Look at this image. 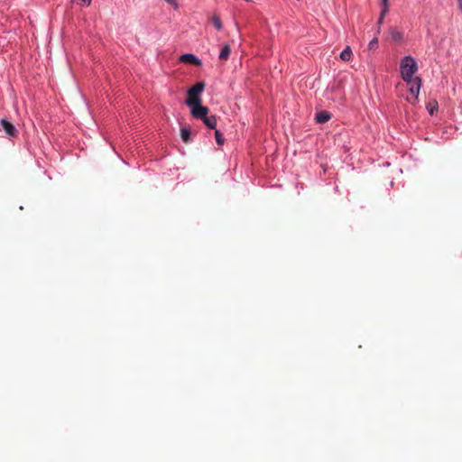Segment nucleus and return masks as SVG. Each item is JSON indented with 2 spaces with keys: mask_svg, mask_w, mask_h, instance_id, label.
Instances as JSON below:
<instances>
[{
  "mask_svg": "<svg viewBox=\"0 0 462 462\" xmlns=\"http://www.w3.org/2000/svg\"><path fill=\"white\" fill-rule=\"evenodd\" d=\"M418 71L416 60L411 56H404L400 63V74L405 83H409L411 79H415V73Z\"/></svg>",
  "mask_w": 462,
  "mask_h": 462,
  "instance_id": "nucleus-1",
  "label": "nucleus"
},
{
  "mask_svg": "<svg viewBox=\"0 0 462 462\" xmlns=\"http://www.w3.org/2000/svg\"><path fill=\"white\" fill-rule=\"evenodd\" d=\"M205 83L200 81L196 83L193 87H191L187 93L186 105L188 106L194 105L196 103H200L201 98L200 95L204 91Z\"/></svg>",
  "mask_w": 462,
  "mask_h": 462,
  "instance_id": "nucleus-2",
  "label": "nucleus"
},
{
  "mask_svg": "<svg viewBox=\"0 0 462 462\" xmlns=\"http://www.w3.org/2000/svg\"><path fill=\"white\" fill-rule=\"evenodd\" d=\"M406 84L409 86V92L412 96L411 97H407L406 100L411 105H415L418 102V97L421 88V79L415 77V79H411V80Z\"/></svg>",
  "mask_w": 462,
  "mask_h": 462,
  "instance_id": "nucleus-3",
  "label": "nucleus"
},
{
  "mask_svg": "<svg viewBox=\"0 0 462 462\" xmlns=\"http://www.w3.org/2000/svg\"><path fill=\"white\" fill-rule=\"evenodd\" d=\"M191 115L198 119H203L208 114V108L201 105V102L189 106Z\"/></svg>",
  "mask_w": 462,
  "mask_h": 462,
  "instance_id": "nucleus-4",
  "label": "nucleus"
},
{
  "mask_svg": "<svg viewBox=\"0 0 462 462\" xmlns=\"http://www.w3.org/2000/svg\"><path fill=\"white\" fill-rule=\"evenodd\" d=\"M0 125L3 127L6 135L10 138L16 137L18 135V130L16 127L7 119L2 118L0 120Z\"/></svg>",
  "mask_w": 462,
  "mask_h": 462,
  "instance_id": "nucleus-5",
  "label": "nucleus"
},
{
  "mask_svg": "<svg viewBox=\"0 0 462 462\" xmlns=\"http://www.w3.org/2000/svg\"><path fill=\"white\" fill-rule=\"evenodd\" d=\"M180 61L189 63L195 66H200L201 60L192 53H185L180 57Z\"/></svg>",
  "mask_w": 462,
  "mask_h": 462,
  "instance_id": "nucleus-6",
  "label": "nucleus"
},
{
  "mask_svg": "<svg viewBox=\"0 0 462 462\" xmlns=\"http://www.w3.org/2000/svg\"><path fill=\"white\" fill-rule=\"evenodd\" d=\"M203 123L206 125V126L209 129H216L217 127V116L214 115L208 116L207 115L203 119Z\"/></svg>",
  "mask_w": 462,
  "mask_h": 462,
  "instance_id": "nucleus-7",
  "label": "nucleus"
},
{
  "mask_svg": "<svg viewBox=\"0 0 462 462\" xmlns=\"http://www.w3.org/2000/svg\"><path fill=\"white\" fill-rule=\"evenodd\" d=\"M331 118L330 113L327 111H320L316 114L315 119L319 124H325Z\"/></svg>",
  "mask_w": 462,
  "mask_h": 462,
  "instance_id": "nucleus-8",
  "label": "nucleus"
},
{
  "mask_svg": "<svg viewBox=\"0 0 462 462\" xmlns=\"http://www.w3.org/2000/svg\"><path fill=\"white\" fill-rule=\"evenodd\" d=\"M230 53H231V48H230L229 44L225 43L219 51L218 59L221 60H227L230 57Z\"/></svg>",
  "mask_w": 462,
  "mask_h": 462,
  "instance_id": "nucleus-9",
  "label": "nucleus"
},
{
  "mask_svg": "<svg viewBox=\"0 0 462 462\" xmlns=\"http://www.w3.org/2000/svg\"><path fill=\"white\" fill-rule=\"evenodd\" d=\"M381 14H380V17L378 19V23L379 24H382L383 23V21L384 19V16L387 14V13L389 12V0H382V3H381Z\"/></svg>",
  "mask_w": 462,
  "mask_h": 462,
  "instance_id": "nucleus-10",
  "label": "nucleus"
},
{
  "mask_svg": "<svg viewBox=\"0 0 462 462\" xmlns=\"http://www.w3.org/2000/svg\"><path fill=\"white\" fill-rule=\"evenodd\" d=\"M353 52L350 46H346V48L340 53V59L344 61H349L352 60Z\"/></svg>",
  "mask_w": 462,
  "mask_h": 462,
  "instance_id": "nucleus-11",
  "label": "nucleus"
},
{
  "mask_svg": "<svg viewBox=\"0 0 462 462\" xmlns=\"http://www.w3.org/2000/svg\"><path fill=\"white\" fill-rule=\"evenodd\" d=\"M438 108H439V104L436 100H432V101L429 102L426 106V109L430 116H433L435 114V112H437Z\"/></svg>",
  "mask_w": 462,
  "mask_h": 462,
  "instance_id": "nucleus-12",
  "label": "nucleus"
},
{
  "mask_svg": "<svg viewBox=\"0 0 462 462\" xmlns=\"http://www.w3.org/2000/svg\"><path fill=\"white\" fill-rule=\"evenodd\" d=\"M180 137L184 143H189L191 141L189 129L187 127H181Z\"/></svg>",
  "mask_w": 462,
  "mask_h": 462,
  "instance_id": "nucleus-13",
  "label": "nucleus"
},
{
  "mask_svg": "<svg viewBox=\"0 0 462 462\" xmlns=\"http://www.w3.org/2000/svg\"><path fill=\"white\" fill-rule=\"evenodd\" d=\"M212 23L214 25V27L217 30V31H221L223 29V24H222V22L219 18V16H217V14H214L212 16Z\"/></svg>",
  "mask_w": 462,
  "mask_h": 462,
  "instance_id": "nucleus-14",
  "label": "nucleus"
},
{
  "mask_svg": "<svg viewBox=\"0 0 462 462\" xmlns=\"http://www.w3.org/2000/svg\"><path fill=\"white\" fill-rule=\"evenodd\" d=\"M215 139H216V142H217V143L218 145H223L224 144L225 139L223 137V134L217 129H215Z\"/></svg>",
  "mask_w": 462,
  "mask_h": 462,
  "instance_id": "nucleus-15",
  "label": "nucleus"
},
{
  "mask_svg": "<svg viewBox=\"0 0 462 462\" xmlns=\"http://www.w3.org/2000/svg\"><path fill=\"white\" fill-rule=\"evenodd\" d=\"M391 36L396 42H399V41H401L402 39V34L400 32L396 31V30H393L391 32Z\"/></svg>",
  "mask_w": 462,
  "mask_h": 462,
  "instance_id": "nucleus-16",
  "label": "nucleus"
},
{
  "mask_svg": "<svg viewBox=\"0 0 462 462\" xmlns=\"http://www.w3.org/2000/svg\"><path fill=\"white\" fill-rule=\"evenodd\" d=\"M377 46H378V39L377 38H374L373 40L370 41L369 49H374Z\"/></svg>",
  "mask_w": 462,
  "mask_h": 462,
  "instance_id": "nucleus-17",
  "label": "nucleus"
},
{
  "mask_svg": "<svg viewBox=\"0 0 462 462\" xmlns=\"http://www.w3.org/2000/svg\"><path fill=\"white\" fill-rule=\"evenodd\" d=\"M168 4H170L171 6H173L175 9L178 8V3L177 0H165Z\"/></svg>",
  "mask_w": 462,
  "mask_h": 462,
  "instance_id": "nucleus-18",
  "label": "nucleus"
},
{
  "mask_svg": "<svg viewBox=\"0 0 462 462\" xmlns=\"http://www.w3.org/2000/svg\"><path fill=\"white\" fill-rule=\"evenodd\" d=\"M458 8L462 13V0H457Z\"/></svg>",
  "mask_w": 462,
  "mask_h": 462,
  "instance_id": "nucleus-19",
  "label": "nucleus"
}]
</instances>
